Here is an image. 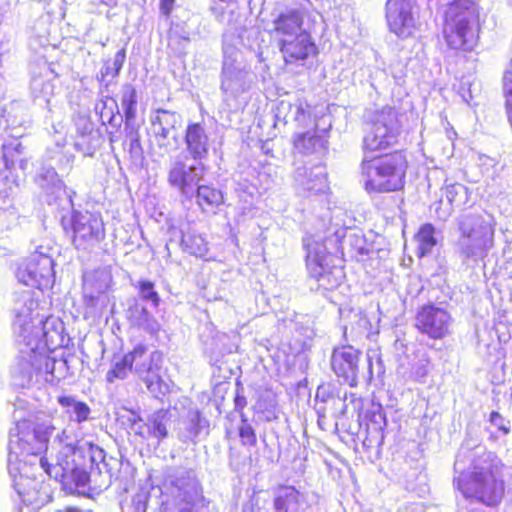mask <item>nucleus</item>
<instances>
[{"instance_id":"obj_27","label":"nucleus","mask_w":512,"mask_h":512,"mask_svg":"<svg viewBox=\"0 0 512 512\" xmlns=\"http://www.w3.org/2000/svg\"><path fill=\"white\" fill-rule=\"evenodd\" d=\"M297 189L303 193L321 194L328 188L327 172L323 165L297 167L294 173Z\"/></svg>"},{"instance_id":"obj_9","label":"nucleus","mask_w":512,"mask_h":512,"mask_svg":"<svg viewBox=\"0 0 512 512\" xmlns=\"http://www.w3.org/2000/svg\"><path fill=\"white\" fill-rule=\"evenodd\" d=\"M70 216H62L65 231L72 232V243L77 250L92 251L105 238V227L99 213L79 211L72 207Z\"/></svg>"},{"instance_id":"obj_58","label":"nucleus","mask_w":512,"mask_h":512,"mask_svg":"<svg viewBox=\"0 0 512 512\" xmlns=\"http://www.w3.org/2000/svg\"><path fill=\"white\" fill-rule=\"evenodd\" d=\"M82 401L76 400V398L72 396H60L58 398V403L66 408V413L71 418L74 415L75 408L77 404H80Z\"/></svg>"},{"instance_id":"obj_29","label":"nucleus","mask_w":512,"mask_h":512,"mask_svg":"<svg viewBox=\"0 0 512 512\" xmlns=\"http://www.w3.org/2000/svg\"><path fill=\"white\" fill-rule=\"evenodd\" d=\"M59 346L45 347L39 349L38 361L42 363V368L39 369V374L43 382L51 383L58 382L65 378L69 373V361L66 358L57 359L50 354L54 353Z\"/></svg>"},{"instance_id":"obj_2","label":"nucleus","mask_w":512,"mask_h":512,"mask_svg":"<svg viewBox=\"0 0 512 512\" xmlns=\"http://www.w3.org/2000/svg\"><path fill=\"white\" fill-rule=\"evenodd\" d=\"M13 311L17 339L35 338L45 342L48 347L63 345V322L44 313V308L39 303V292L33 289L17 291Z\"/></svg>"},{"instance_id":"obj_14","label":"nucleus","mask_w":512,"mask_h":512,"mask_svg":"<svg viewBox=\"0 0 512 512\" xmlns=\"http://www.w3.org/2000/svg\"><path fill=\"white\" fill-rule=\"evenodd\" d=\"M133 372L145 383L148 391L154 396L164 394L165 383L160 377L159 371L163 361V355L158 350L149 351L143 344L136 345L129 352Z\"/></svg>"},{"instance_id":"obj_13","label":"nucleus","mask_w":512,"mask_h":512,"mask_svg":"<svg viewBox=\"0 0 512 512\" xmlns=\"http://www.w3.org/2000/svg\"><path fill=\"white\" fill-rule=\"evenodd\" d=\"M19 343V356L11 367V376L15 386L25 388L32 384L42 383L43 379L38 368L42 363L38 361L39 349L45 348V342L35 338L29 340L17 339ZM48 345H46V348Z\"/></svg>"},{"instance_id":"obj_11","label":"nucleus","mask_w":512,"mask_h":512,"mask_svg":"<svg viewBox=\"0 0 512 512\" xmlns=\"http://www.w3.org/2000/svg\"><path fill=\"white\" fill-rule=\"evenodd\" d=\"M305 246L309 274L317 284L315 289L330 291L337 288L344 278V271L341 266L333 263L335 257L321 243L313 242Z\"/></svg>"},{"instance_id":"obj_18","label":"nucleus","mask_w":512,"mask_h":512,"mask_svg":"<svg viewBox=\"0 0 512 512\" xmlns=\"http://www.w3.org/2000/svg\"><path fill=\"white\" fill-rule=\"evenodd\" d=\"M453 318L444 307L429 303L421 306L415 315V327L423 335L441 340L450 335Z\"/></svg>"},{"instance_id":"obj_12","label":"nucleus","mask_w":512,"mask_h":512,"mask_svg":"<svg viewBox=\"0 0 512 512\" xmlns=\"http://www.w3.org/2000/svg\"><path fill=\"white\" fill-rule=\"evenodd\" d=\"M454 481L465 500L471 505L481 503L494 506L503 496V483L498 481L489 469L481 468L473 471L467 482L462 477Z\"/></svg>"},{"instance_id":"obj_36","label":"nucleus","mask_w":512,"mask_h":512,"mask_svg":"<svg viewBox=\"0 0 512 512\" xmlns=\"http://www.w3.org/2000/svg\"><path fill=\"white\" fill-rule=\"evenodd\" d=\"M172 414L167 409H159L153 412L147 419L149 435L161 441L168 436V425L171 422Z\"/></svg>"},{"instance_id":"obj_55","label":"nucleus","mask_w":512,"mask_h":512,"mask_svg":"<svg viewBox=\"0 0 512 512\" xmlns=\"http://www.w3.org/2000/svg\"><path fill=\"white\" fill-rule=\"evenodd\" d=\"M474 453H472L468 448L461 447L459 450L456 461L454 464L455 471H461L463 472L466 468L465 462H470L472 464L473 462Z\"/></svg>"},{"instance_id":"obj_64","label":"nucleus","mask_w":512,"mask_h":512,"mask_svg":"<svg viewBox=\"0 0 512 512\" xmlns=\"http://www.w3.org/2000/svg\"><path fill=\"white\" fill-rule=\"evenodd\" d=\"M65 512H92V511H83L82 509L76 507H69Z\"/></svg>"},{"instance_id":"obj_51","label":"nucleus","mask_w":512,"mask_h":512,"mask_svg":"<svg viewBox=\"0 0 512 512\" xmlns=\"http://www.w3.org/2000/svg\"><path fill=\"white\" fill-rule=\"evenodd\" d=\"M122 145L133 163L138 164L143 161V148L140 139L123 141Z\"/></svg>"},{"instance_id":"obj_56","label":"nucleus","mask_w":512,"mask_h":512,"mask_svg":"<svg viewBox=\"0 0 512 512\" xmlns=\"http://www.w3.org/2000/svg\"><path fill=\"white\" fill-rule=\"evenodd\" d=\"M428 363L425 360H418L412 366L411 378L418 382H424L428 374Z\"/></svg>"},{"instance_id":"obj_19","label":"nucleus","mask_w":512,"mask_h":512,"mask_svg":"<svg viewBox=\"0 0 512 512\" xmlns=\"http://www.w3.org/2000/svg\"><path fill=\"white\" fill-rule=\"evenodd\" d=\"M102 449L98 450V457L101 458L100 462H96V456L93 455V460L88 468H85L86 479L79 482V488H85L89 485L94 489H107L111 486L113 479H117L114 471H117L121 464L114 458L109 459L103 455Z\"/></svg>"},{"instance_id":"obj_26","label":"nucleus","mask_w":512,"mask_h":512,"mask_svg":"<svg viewBox=\"0 0 512 512\" xmlns=\"http://www.w3.org/2000/svg\"><path fill=\"white\" fill-rule=\"evenodd\" d=\"M277 45L287 64L302 63L317 53V47L309 32L283 39Z\"/></svg>"},{"instance_id":"obj_15","label":"nucleus","mask_w":512,"mask_h":512,"mask_svg":"<svg viewBox=\"0 0 512 512\" xmlns=\"http://www.w3.org/2000/svg\"><path fill=\"white\" fill-rule=\"evenodd\" d=\"M20 283L40 291L52 287L55 281L54 261L51 256L36 251L22 261L16 271Z\"/></svg>"},{"instance_id":"obj_21","label":"nucleus","mask_w":512,"mask_h":512,"mask_svg":"<svg viewBox=\"0 0 512 512\" xmlns=\"http://www.w3.org/2000/svg\"><path fill=\"white\" fill-rule=\"evenodd\" d=\"M361 351L351 345L334 348L331 356V367L337 377L351 387L357 385L359 358Z\"/></svg>"},{"instance_id":"obj_42","label":"nucleus","mask_w":512,"mask_h":512,"mask_svg":"<svg viewBox=\"0 0 512 512\" xmlns=\"http://www.w3.org/2000/svg\"><path fill=\"white\" fill-rule=\"evenodd\" d=\"M86 129L89 130L88 133L76 136L75 147L84 155L92 156L100 146V134L94 129L93 125H88Z\"/></svg>"},{"instance_id":"obj_28","label":"nucleus","mask_w":512,"mask_h":512,"mask_svg":"<svg viewBox=\"0 0 512 512\" xmlns=\"http://www.w3.org/2000/svg\"><path fill=\"white\" fill-rule=\"evenodd\" d=\"M184 142L187 154L193 161L204 162L208 158L210 137L204 125L197 122L188 123Z\"/></svg>"},{"instance_id":"obj_24","label":"nucleus","mask_w":512,"mask_h":512,"mask_svg":"<svg viewBox=\"0 0 512 512\" xmlns=\"http://www.w3.org/2000/svg\"><path fill=\"white\" fill-rule=\"evenodd\" d=\"M304 13L300 9L287 8L278 13L272 20L270 34L278 43L295 35L307 32L303 27Z\"/></svg>"},{"instance_id":"obj_37","label":"nucleus","mask_w":512,"mask_h":512,"mask_svg":"<svg viewBox=\"0 0 512 512\" xmlns=\"http://www.w3.org/2000/svg\"><path fill=\"white\" fill-rule=\"evenodd\" d=\"M197 204L203 211L213 210L223 203V194L221 190L212 186L201 184L195 189Z\"/></svg>"},{"instance_id":"obj_3","label":"nucleus","mask_w":512,"mask_h":512,"mask_svg":"<svg viewBox=\"0 0 512 512\" xmlns=\"http://www.w3.org/2000/svg\"><path fill=\"white\" fill-rule=\"evenodd\" d=\"M52 449H58L57 454L55 457L41 456L40 468L51 478L61 482L65 489H78L79 482L86 479L85 468L93 460V455L90 451L73 445L66 429L56 433Z\"/></svg>"},{"instance_id":"obj_5","label":"nucleus","mask_w":512,"mask_h":512,"mask_svg":"<svg viewBox=\"0 0 512 512\" xmlns=\"http://www.w3.org/2000/svg\"><path fill=\"white\" fill-rule=\"evenodd\" d=\"M444 10L443 35L455 50H472L479 38V14L472 0H438Z\"/></svg>"},{"instance_id":"obj_61","label":"nucleus","mask_w":512,"mask_h":512,"mask_svg":"<svg viewBox=\"0 0 512 512\" xmlns=\"http://www.w3.org/2000/svg\"><path fill=\"white\" fill-rule=\"evenodd\" d=\"M358 251L360 255L368 254V249L364 245V239L361 236H355L354 242L351 243Z\"/></svg>"},{"instance_id":"obj_43","label":"nucleus","mask_w":512,"mask_h":512,"mask_svg":"<svg viewBox=\"0 0 512 512\" xmlns=\"http://www.w3.org/2000/svg\"><path fill=\"white\" fill-rule=\"evenodd\" d=\"M132 285L138 290V295L141 300L151 304L153 308L160 305L161 298L155 289V284L146 279H141Z\"/></svg>"},{"instance_id":"obj_48","label":"nucleus","mask_w":512,"mask_h":512,"mask_svg":"<svg viewBox=\"0 0 512 512\" xmlns=\"http://www.w3.org/2000/svg\"><path fill=\"white\" fill-rule=\"evenodd\" d=\"M122 419L123 423L127 424L134 434L139 435L142 438H150V430L147 422L143 423L141 417L138 414L130 411L127 415H124Z\"/></svg>"},{"instance_id":"obj_22","label":"nucleus","mask_w":512,"mask_h":512,"mask_svg":"<svg viewBox=\"0 0 512 512\" xmlns=\"http://www.w3.org/2000/svg\"><path fill=\"white\" fill-rule=\"evenodd\" d=\"M413 0H387L386 19L391 32L405 38L414 26Z\"/></svg>"},{"instance_id":"obj_6","label":"nucleus","mask_w":512,"mask_h":512,"mask_svg":"<svg viewBox=\"0 0 512 512\" xmlns=\"http://www.w3.org/2000/svg\"><path fill=\"white\" fill-rule=\"evenodd\" d=\"M16 434L10 432L9 455H8V473L15 475L19 472V464L32 465L33 460L38 461L42 453L45 456L48 452V442L54 436L55 426L50 422L31 423L27 421L18 422L15 427Z\"/></svg>"},{"instance_id":"obj_7","label":"nucleus","mask_w":512,"mask_h":512,"mask_svg":"<svg viewBox=\"0 0 512 512\" xmlns=\"http://www.w3.org/2000/svg\"><path fill=\"white\" fill-rule=\"evenodd\" d=\"M407 169L406 157L401 152L382 156L364 153L360 173L368 193H384L403 188Z\"/></svg>"},{"instance_id":"obj_10","label":"nucleus","mask_w":512,"mask_h":512,"mask_svg":"<svg viewBox=\"0 0 512 512\" xmlns=\"http://www.w3.org/2000/svg\"><path fill=\"white\" fill-rule=\"evenodd\" d=\"M401 124L398 112L393 107H383L377 111L363 138L364 153L387 149L398 142Z\"/></svg>"},{"instance_id":"obj_32","label":"nucleus","mask_w":512,"mask_h":512,"mask_svg":"<svg viewBox=\"0 0 512 512\" xmlns=\"http://www.w3.org/2000/svg\"><path fill=\"white\" fill-rule=\"evenodd\" d=\"M316 402L324 404L316 408L319 419L326 417L328 412L333 417H338L345 413V400L335 395L329 386L321 385L317 388Z\"/></svg>"},{"instance_id":"obj_52","label":"nucleus","mask_w":512,"mask_h":512,"mask_svg":"<svg viewBox=\"0 0 512 512\" xmlns=\"http://www.w3.org/2000/svg\"><path fill=\"white\" fill-rule=\"evenodd\" d=\"M124 129L121 133L124 134L123 141L136 140L140 139V124L137 122L136 118H124Z\"/></svg>"},{"instance_id":"obj_33","label":"nucleus","mask_w":512,"mask_h":512,"mask_svg":"<svg viewBox=\"0 0 512 512\" xmlns=\"http://www.w3.org/2000/svg\"><path fill=\"white\" fill-rule=\"evenodd\" d=\"M30 469L31 465L19 464V472L15 475L9 474L12 478L14 490L25 504H31L37 493V483L30 477Z\"/></svg>"},{"instance_id":"obj_35","label":"nucleus","mask_w":512,"mask_h":512,"mask_svg":"<svg viewBox=\"0 0 512 512\" xmlns=\"http://www.w3.org/2000/svg\"><path fill=\"white\" fill-rule=\"evenodd\" d=\"M303 496L293 486H281L275 491V512H298Z\"/></svg>"},{"instance_id":"obj_53","label":"nucleus","mask_w":512,"mask_h":512,"mask_svg":"<svg viewBox=\"0 0 512 512\" xmlns=\"http://www.w3.org/2000/svg\"><path fill=\"white\" fill-rule=\"evenodd\" d=\"M239 437L243 445L254 446L257 443V437L251 424L240 425L238 428Z\"/></svg>"},{"instance_id":"obj_4","label":"nucleus","mask_w":512,"mask_h":512,"mask_svg":"<svg viewBox=\"0 0 512 512\" xmlns=\"http://www.w3.org/2000/svg\"><path fill=\"white\" fill-rule=\"evenodd\" d=\"M459 236L455 252L466 268L484 261L494 245L493 217L487 213H463L457 220Z\"/></svg>"},{"instance_id":"obj_38","label":"nucleus","mask_w":512,"mask_h":512,"mask_svg":"<svg viewBox=\"0 0 512 512\" xmlns=\"http://www.w3.org/2000/svg\"><path fill=\"white\" fill-rule=\"evenodd\" d=\"M129 312L132 321L151 335L160 330V324L145 306L135 303L131 306Z\"/></svg>"},{"instance_id":"obj_34","label":"nucleus","mask_w":512,"mask_h":512,"mask_svg":"<svg viewBox=\"0 0 512 512\" xmlns=\"http://www.w3.org/2000/svg\"><path fill=\"white\" fill-rule=\"evenodd\" d=\"M180 246L182 250L190 255L203 258L208 253L207 241L192 229L189 224L182 226L179 230Z\"/></svg>"},{"instance_id":"obj_47","label":"nucleus","mask_w":512,"mask_h":512,"mask_svg":"<svg viewBox=\"0 0 512 512\" xmlns=\"http://www.w3.org/2000/svg\"><path fill=\"white\" fill-rule=\"evenodd\" d=\"M24 147L20 141L17 139H13L7 143H4L2 146L3 152V160L7 169H11L14 167L16 159L14 158L16 155L19 156L23 154Z\"/></svg>"},{"instance_id":"obj_49","label":"nucleus","mask_w":512,"mask_h":512,"mask_svg":"<svg viewBox=\"0 0 512 512\" xmlns=\"http://www.w3.org/2000/svg\"><path fill=\"white\" fill-rule=\"evenodd\" d=\"M86 285H92L97 292H104L111 282V275L106 269L96 270L84 277Z\"/></svg>"},{"instance_id":"obj_30","label":"nucleus","mask_w":512,"mask_h":512,"mask_svg":"<svg viewBox=\"0 0 512 512\" xmlns=\"http://www.w3.org/2000/svg\"><path fill=\"white\" fill-rule=\"evenodd\" d=\"M276 117L278 119L282 118L286 124L294 122L298 128H317L311 117L309 106L300 101L295 103L281 101L277 108Z\"/></svg>"},{"instance_id":"obj_1","label":"nucleus","mask_w":512,"mask_h":512,"mask_svg":"<svg viewBox=\"0 0 512 512\" xmlns=\"http://www.w3.org/2000/svg\"><path fill=\"white\" fill-rule=\"evenodd\" d=\"M199 483L192 469L169 467L164 472L161 487L140 489L123 512H197L203 505Z\"/></svg>"},{"instance_id":"obj_17","label":"nucleus","mask_w":512,"mask_h":512,"mask_svg":"<svg viewBox=\"0 0 512 512\" xmlns=\"http://www.w3.org/2000/svg\"><path fill=\"white\" fill-rule=\"evenodd\" d=\"M182 116L174 111L158 109L151 116V128L157 148L162 156L176 151L180 144L179 128Z\"/></svg>"},{"instance_id":"obj_46","label":"nucleus","mask_w":512,"mask_h":512,"mask_svg":"<svg viewBox=\"0 0 512 512\" xmlns=\"http://www.w3.org/2000/svg\"><path fill=\"white\" fill-rule=\"evenodd\" d=\"M129 353L125 354L120 360L115 361L112 368L107 373V381L114 382V380H124L128 375L133 372Z\"/></svg>"},{"instance_id":"obj_60","label":"nucleus","mask_w":512,"mask_h":512,"mask_svg":"<svg viewBox=\"0 0 512 512\" xmlns=\"http://www.w3.org/2000/svg\"><path fill=\"white\" fill-rule=\"evenodd\" d=\"M241 390H243V388L237 389L236 395L234 398V406H235L236 412H241L244 409V407L247 405L246 397L243 394H241Z\"/></svg>"},{"instance_id":"obj_50","label":"nucleus","mask_w":512,"mask_h":512,"mask_svg":"<svg viewBox=\"0 0 512 512\" xmlns=\"http://www.w3.org/2000/svg\"><path fill=\"white\" fill-rule=\"evenodd\" d=\"M258 411L263 415L267 422L276 421L279 418V411L276 401L273 398H262L258 405Z\"/></svg>"},{"instance_id":"obj_59","label":"nucleus","mask_w":512,"mask_h":512,"mask_svg":"<svg viewBox=\"0 0 512 512\" xmlns=\"http://www.w3.org/2000/svg\"><path fill=\"white\" fill-rule=\"evenodd\" d=\"M490 422L495 425L499 430H501L504 434H508L510 431L509 426L506 425L505 419L498 412H491L490 414Z\"/></svg>"},{"instance_id":"obj_8","label":"nucleus","mask_w":512,"mask_h":512,"mask_svg":"<svg viewBox=\"0 0 512 512\" xmlns=\"http://www.w3.org/2000/svg\"><path fill=\"white\" fill-rule=\"evenodd\" d=\"M233 37L223 36V62L220 89L226 97L236 98L252 85L250 68L242 60L240 51L232 43Z\"/></svg>"},{"instance_id":"obj_31","label":"nucleus","mask_w":512,"mask_h":512,"mask_svg":"<svg viewBox=\"0 0 512 512\" xmlns=\"http://www.w3.org/2000/svg\"><path fill=\"white\" fill-rule=\"evenodd\" d=\"M326 130L318 131L317 128L307 131H299L294 139L295 148L303 154H322L327 147Z\"/></svg>"},{"instance_id":"obj_54","label":"nucleus","mask_w":512,"mask_h":512,"mask_svg":"<svg viewBox=\"0 0 512 512\" xmlns=\"http://www.w3.org/2000/svg\"><path fill=\"white\" fill-rule=\"evenodd\" d=\"M503 93L505 97V112L512 109V71H506L503 76Z\"/></svg>"},{"instance_id":"obj_40","label":"nucleus","mask_w":512,"mask_h":512,"mask_svg":"<svg viewBox=\"0 0 512 512\" xmlns=\"http://www.w3.org/2000/svg\"><path fill=\"white\" fill-rule=\"evenodd\" d=\"M189 44V35L181 27L176 26L170 30L168 34V49L175 57H184L187 54Z\"/></svg>"},{"instance_id":"obj_62","label":"nucleus","mask_w":512,"mask_h":512,"mask_svg":"<svg viewBox=\"0 0 512 512\" xmlns=\"http://www.w3.org/2000/svg\"><path fill=\"white\" fill-rule=\"evenodd\" d=\"M77 125V135H84V133H88V129H86V127L88 125H93L91 122H89L88 120H84L83 118H80L78 120V122L76 123Z\"/></svg>"},{"instance_id":"obj_57","label":"nucleus","mask_w":512,"mask_h":512,"mask_svg":"<svg viewBox=\"0 0 512 512\" xmlns=\"http://www.w3.org/2000/svg\"><path fill=\"white\" fill-rule=\"evenodd\" d=\"M90 413V407L85 402H81L80 404L76 405L74 415L70 418V420L77 423H82L89 419Z\"/></svg>"},{"instance_id":"obj_23","label":"nucleus","mask_w":512,"mask_h":512,"mask_svg":"<svg viewBox=\"0 0 512 512\" xmlns=\"http://www.w3.org/2000/svg\"><path fill=\"white\" fill-rule=\"evenodd\" d=\"M210 422L196 407H190L180 416L177 435L181 442L189 443L209 435Z\"/></svg>"},{"instance_id":"obj_39","label":"nucleus","mask_w":512,"mask_h":512,"mask_svg":"<svg viewBox=\"0 0 512 512\" xmlns=\"http://www.w3.org/2000/svg\"><path fill=\"white\" fill-rule=\"evenodd\" d=\"M436 230L430 223L422 225L416 234L417 241V255L424 257L432 253L433 248L437 245L435 237Z\"/></svg>"},{"instance_id":"obj_63","label":"nucleus","mask_w":512,"mask_h":512,"mask_svg":"<svg viewBox=\"0 0 512 512\" xmlns=\"http://www.w3.org/2000/svg\"><path fill=\"white\" fill-rule=\"evenodd\" d=\"M242 512H254V506L252 503H247L244 505Z\"/></svg>"},{"instance_id":"obj_41","label":"nucleus","mask_w":512,"mask_h":512,"mask_svg":"<svg viewBox=\"0 0 512 512\" xmlns=\"http://www.w3.org/2000/svg\"><path fill=\"white\" fill-rule=\"evenodd\" d=\"M126 58V51L125 49L119 50L113 59L112 65H110L109 61L105 62V64L102 66L100 72L97 74V80L103 84L105 90L108 89L109 81L107 78L110 76L112 78H116L124 64Z\"/></svg>"},{"instance_id":"obj_16","label":"nucleus","mask_w":512,"mask_h":512,"mask_svg":"<svg viewBox=\"0 0 512 512\" xmlns=\"http://www.w3.org/2000/svg\"><path fill=\"white\" fill-rule=\"evenodd\" d=\"M204 162L193 161L185 163L180 158L171 161L167 176L168 184L179 193L180 197L191 200L195 196V189L203 180L207 172Z\"/></svg>"},{"instance_id":"obj_20","label":"nucleus","mask_w":512,"mask_h":512,"mask_svg":"<svg viewBox=\"0 0 512 512\" xmlns=\"http://www.w3.org/2000/svg\"><path fill=\"white\" fill-rule=\"evenodd\" d=\"M36 183L45 193L49 205L58 204L62 209L72 207L71 195L53 167L43 165L36 176Z\"/></svg>"},{"instance_id":"obj_25","label":"nucleus","mask_w":512,"mask_h":512,"mask_svg":"<svg viewBox=\"0 0 512 512\" xmlns=\"http://www.w3.org/2000/svg\"><path fill=\"white\" fill-rule=\"evenodd\" d=\"M121 107L123 110V115L118 113V117L113 113V109H107V102L105 100H101L100 103L96 104L95 110L99 112L102 123L104 124L106 121L113 127H120L124 118H136L137 111V92L136 89L131 84H125L122 87L121 91Z\"/></svg>"},{"instance_id":"obj_44","label":"nucleus","mask_w":512,"mask_h":512,"mask_svg":"<svg viewBox=\"0 0 512 512\" xmlns=\"http://www.w3.org/2000/svg\"><path fill=\"white\" fill-rule=\"evenodd\" d=\"M444 195L450 205L461 206L468 201L469 191L463 184L452 183L445 185Z\"/></svg>"},{"instance_id":"obj_45","label":"nucleus","mask_w":512,"mask_h":512,"mask_svg":"<svg viewBox=\"0 0 512 512\" xmlns=\"http://www.w3.org/2000/svg\"><path fill=\"white\" fill-rule=\"evenodd\" d=\"M367 428L370 431L381 433L387 425L386 415L381 405H373L365 414Z\"/></svg>"}]
</instances>
